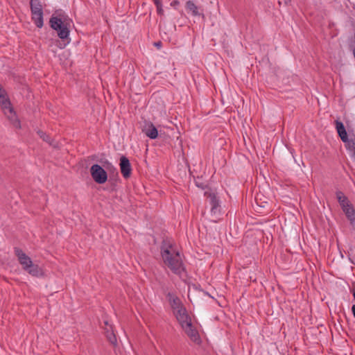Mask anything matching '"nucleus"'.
I'll return each mask as SVG.
<instances>
[{
    "label": "nucleus",
    "mask_w": 355,
    "mask_h": 355,
    "mask_svg": "<svg viewBox=\"0 0 355 355\" xmlns=\"http://www.w3.org/2000/svg\"><path fill=\"white\" fill-rule=\"evenodd\" d=\"M154 3L155 4L156 7L162 6V1L161 0H153Z\"/></svg>",
    "instance_id": "4be33fe9"
},
{
    "label": "nucleus",
    "mask_w": 355,
    "mask_h": 355,
    "mask_svg": "<svg viewBox=\"0 0 355 355\" xmlns=\"http://www.w3.org/2000/svg\"><path fill=\"white\" fill-rule=\"evenodd\" d=\"M90 173L93 180L98 184H104L107 180V172L97 164L92 166Z\"/></svg>",
    "instance_id": "39448f33"
},
{
    "label": "nucleus",
    "mask_w": 355,
    "mask_h": 355,
    "mask_svg": "<svg viewBox=\"0 0 355 355\" xmlns=\"http://www.w3.org/2000/svg\"><path fill=\"white\" fill-rule=\"evenodd\" d=\"M30 6L31 12H43L42 5L40 0H31Z\"/></svg>",
    "instance_id": "a211bd4d"
},
{
    "label": "nucleus",
    "mask_w": 355,
    "mask_h": 355,
    "mask_svg": "<svg viewBox=\"0 0 355 355\" xmlns=\"http://www.w3.org/2000/svg\"><path fill=\"white\" fill-rule=\"evenodd\" d=\"M154 45L159 49L162 46V42L161 41H158L154 43Z\"/></svg>",
    "instance_id": "5701e85b"
},
{
    "label": "nucleus",
    "mask_w": 355,
    "mask_h": 355,
    "mask_svg": "<svg viewBox=\"0 0 355 355\" xmlns=\"http://www.w3.org/2000/svg\"><path fill=\"white\" fill-rule=\"evenodd\" d=\"M167 297L174 312L177 311L178 309L184 308L180 300L177 296H175L173 294L168 293Z\"/></svg>",
    "instance_id": "9b49d317"
},
{
    "label": "nucleus",
    "mask_w": 355,
    "mask_h": 355,
    "mask_svg": "<svg viewBox=\"0 0 355 355\" xmlns=\"http://www.w3.org/2000/svg\"><path fill=\"white\" fill-rule=\"evenodd\" d=\"M343 211L345 214L347 219L350 221L353 229L355 230V209L352 205H349V207H345Z\"/></svg>",
    "instance_id": "f8f14e48"
},
{
    "label": "nucleus",
    "mask_w": 355,
    "mask_h": 355,
    "mask_svg": "<svg viewBox=\"0 0 355 355\" xmlns=\"http://www.w3.org/2000/svg\"><path fill=\"white\" fill-rule=\"evenodd\" d=\"M103 329H104V330H105V333H106L107 331H110V327H107V326H106V325H105V326L103 327Z\"/></svg>",
    "instance_id": "393cba45"
},
{
    "label": "nucleus",
    "mask_w": 355,
    "mask_h": 355,
    "mask_svg": "<svg viewBox=\"0 0 355 355\" xmlns=\"http://www.w3.org/2000/svg\"><path fill=\"white\" fill-rule=\"evenodd\" d=\"M334 123H335L337 133H338V136L340 137V139H343L344 140H347V137L348 135H347V131L345 130V125L343 123V122H341L339 120H336L334 121Z\"/></svg>",
    "instance_id": "ddd939ff"
},
{
    "label": "nucleus",
    "mask_w": 355,
    "mask_h": 355,
    "mask_svg": "<svg viewBox=\"0 0 355 355\" xmlns=\"http://www.w3.org/2000/svg\"><path fill=\"white\" fill-rule=\"evenodd\" d=\"M341 141L345 144L346 148L352 153L353 156H355V140L353 139H349L347 136V140H344L343 139Z\"/></svg>",
    "instance_id": "6ab92c4d"
},
{
    "label": "nucleus",
    "mask_w": 355,
    "mask_h": 355,
    "mask_svg": "<svg viewBox=\"0 0 355 355\" xmlns=\"http://www.w3.org/2000/svg\"><path fill=\"white\" fill-rule=\"evenodd\" d=\"M51 28L57 31L58 37L62 40L68 38L69 29L73 24L72 20L67 15L59 14L55 16L53 15L49 20Z\"/></svg>",
    "instance_id": "f03ea898"
},
{
    "label": "nucleus",
    "mask_w": 355,
    "mask_h": 355,
    "mask_svg": "<svg viewBox=\"0 0 355 355\" xmlns=\"http://www.w3.org/2000/svg\"><path fill=\"white\" fill-rule=\"evenodd\" d=\"M336 194L338 201L342 207V209H344L345 207H349V205H351L348 198L344 195V193L342 191H338L336 192Z\"/></svg>",
    "instance_id": "2eb2a0df"
},
{
    "label": "nucleus",
    "mask_w": 355,
    "mask_h": 355,
    "mask_svg": "<svg viewBox=\"0 0 355 355\" xmlns=\"http://www.w3.org/2000/svg\"><path fill=\"white\" fill-rule=\"evenodd\" d=\"M104 325L110 327V331H107L106 333H105V336L107 339V340L112 345H115L116 343V337L114 332L113 327L111 324L109 323L107 320L104 321Z\"/></svg>",
    "instance_id": "4468645a"
},
{
    "label": "nucleus",
    "mask_w": 355,
    "mask_h": 355,
    "mask_svg": "<svg viewBox=\"0 0 355 355\" xmlns=\"http://www.w3.org/2000/svg\"><path fill=\"white\" fill-rule=\"evenodd\" d=\"M185 334L189 337V338L194 343L200 344L201 339L198 334V330L193 326L191 322L187 323L186 325L182 327Z\"/></svg>",
    "instance_id": "423d86ee"
},
{
    "label": "nucleus",
    "mask_w": 355,
    "mask_h": 355,
    "mask_svg": "<svg viewBox=\"0 0 355 355\" xmlns=\"http://www.w3.org/2000/svg\"><path fill=\"white\" fill-rule=\"evenodd\" d=\"M0 105L1 109L4 113V114L7 116L8 119L10 121V123L15 128L20 129L21 128V123L18 119V117L13 110V107L11 106L9 98L7 96L6 92L3 89L1 85H0Z\"/></svg>",
    "instance_id": "7ed1b4c3"
},
{
    "label": "nucleus",
    "mask_w": 355,
    "mask_h": 355,
    "mask_svg": "<svg viewBox=\"0 0 355 355\" xmlns=\"http://www.w3.org/2000/svg\"><path fill=\"white\" fill-rule=\"evenodd\" d=\"M174 314L182 327L186 325L187 323L191 322L185 308L178 309L174 312Z\"/></svg>",
    "instance_id": "6e6552de"
},
{
    "label": "nucleus",
    "mask_w": 355,
    "mask_h": 355,
    "mask_svg": "<svg viewBox=\"0 0 355 355\" xmlns=\"http://www.w3.org/2000/svg\"><path fill=\"white\" fill-rule=\"evenodd\" d=\"M179 4V1H177V0H175L173 1L172 3H171V6H175V5H178Z\"/></svg>",
    "instance_id": "a878e982"
},
{
    "label": "nucleus",
    "mask_w": 355,
    "mask_h": 355,
    "mask_svg": "<svg viewBox=\"0 0 355 355\" xmlns=\"http://www.w3.org/2000/svg\"><path fill=\"white\" fill-rule=\"evenodd\" d=\"M142 132L152 139H156L158 136V131L152 123H147L142 128Z\"/></svg>",
    "instance_id": "9d476101"
},
{
    "label": "nucleus",
    "mask_w": 355,
    "mask_h": 355,
    "mask_svg": "<svg viewBox=\"0 0 355 355\" xmlns=\"http://www.w3.org/2000/svg\"><path fill=\"white\" fill-rule=\"evenodd\" d=\"M205 196L209 199V204L211 205V211L214 214H216L220 211V205L219 200L214 193L207 191L204 193Z\"/></svg>",
    "instance_id": "0eeeda50"
},
{
    "label": "nucleus",
    "mask_w": 355,
    "mask_h": 355,
    "mask_svg": "<svg viewBox=\"0 0 355 355\" xmlns=\"http://www.w3.org/2000/svg\"><path fill=\"white\" fill-rule=\"evenodd\" d=\"M352 311L354 317L355 318V304L352 305Z\"/></svg>",
    "instance_id": "b1692460"
},
{
    "label": "nucleus",
    "mask_w": 355,
    "mask_h": 355,
    "mask_svg": "<svg viewBox=\"0 0 355 355\" xmlns=\"http://www.w3.org/2000/svg\"><path fill=\"white\" fill-rule=\"evenodd\" d=\"M120 168L123 176L125 178L130 177L131 172V166L129 159L122 156L120 159Z\"/></svg>",
    "instance_id": "1a4fd4ad"
},
{
    "label": "nucleus",
    "mask_w": 355,
    "mask_h": 355,
    "mask_svg": "<svg viewBox=\"0 0 355 355\" xmlns=\"http://www.w3.org/2000/svg\"><path fill=\"white\" fill-rule=\"evenodd\" d=\"M157 8V12L159 15L162 16L164 15V10L162 8V5L156 7Z\"/></svg>",
    "instance_id": "412c9836"
},
{
    "label": "nucleus",
    "mask_w": 355,
    "mask_h": 355,
    "mask_svg": "<svg viewBox=\"0 0 355 355\" xmlns=\"http://www.w3.org/2000/svg\"><path fill=\"white\" fill-rule=\"evenodd\" d=\"M15 254L24 270L34 277L42 275L43 272L41 268L37 264H34L31 259L22 250L15 248Z\"/></svg>",
    "instance_id": "20e7f679"
},
{
    "label": "nucleus",
    "mask_w": 355,
    "mask_h": 355,
    "mask_svg": "<svg viewBox=\"0 0 355 355\" xmlns=\"http://www.w3.org/2000/svg\"><path fill=\"white\" fill-rule=\"evenodd\" d=\"M186 8L191 12L193 16L202 15L204 17L203 14L199 12L198 6L192 1H188L186 3Z\"/></svg>",
    "instance_id": "f3484780"
},
{
    "label": "nucleus",
    "mask_w": 355,
    "mask_h": 355,
    "mask_svg": "<svg viewBox=\"0 0 355 355\" xmlns=\"http://www.w3.org/2000/svg\"><path fill=\"white\" fill-rule=\"evenodd\" d=\"M31 18L37 28H41L43 26V12H31Z\"/></svg>",
    "instance_id": "dca6fc26"
},
{
    "label": "nucleus",
    "mask_w": 355,
    "mask_h": 355,
    "mask_svg": "<svg viewBox=\"0 0 355 355\" xmlns=\"http://www.w3.org/2000/svg\"><path fill=\"white\" fill-rule=\"evenodd\" d=\"M162 257L164 263L175 274H181L184 270L182 261L178 251L173 249L169 245L168 247H162Z\"/></svg>",
    "instance_id": "f257e3e1"
},
{
    "label": "nucleus",
    "mask_w": 355,
    "mask_h": 355,
    "mask_svg": "<svg viewBox=\"0 0 355 355\" xmlns=\"http://www.w3.org/2000/svg\"><path fill=\"white\" fill-rule=\"evenodd\" d=\"M37 134L40 136V137L42 138L44 141H45L46 142H47L49 144L52 145V142H51V138L44 132H43L42 130H39L37 132Z\"/></svg>",
    "instance_id": "aec40b11"
}]
</instances>
